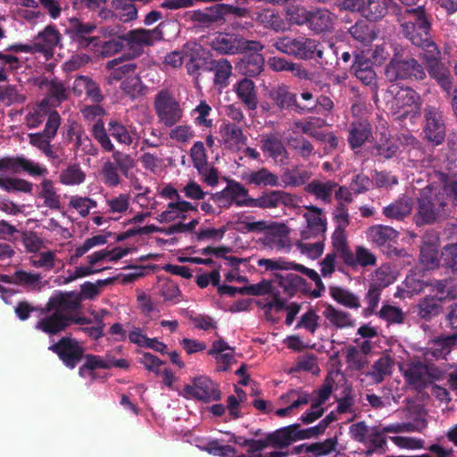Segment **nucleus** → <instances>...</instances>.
<instances>
[{
    "instance_id": "nucleus-1",
    "label": "nucleus",
    "mask_w": 457,
    "mask_h": 457,
    "mask_svg": "<svg viewBox=\"0 0 457 457\" xmlns=\"http://www.w3.org/2000/svg\"><path fill=\"white\" fill-rule=\"evenodd\" d=\"M432 179L417 198L413 220L418 227L441 221L457 207V175L435 170Z\"/></svg>"
},
{
    "instance_id": "nucleus-2",
    "label": "nucleus",
    "mask_w": 457,
    "mask_h": 457,
    "mask_svg": "<svg viewBox=\"0 0 457 457\" xmlns=\"http://www.w3.org/2000/svg\"><path fill=\"white\" fill-rule=\"evenodd\" d=\"M162 30H129L126 37H112L101 41V54L105 56L120 52L125 46L132 51V55H139L145 46H152L155 41L162 38Z\"/></svg>"
},
{
    "instance_id": "nucleus-3",
    "label": "nucleus",
    "mask_w": 457,
    "mask_h": 457,
    "mask_svg": "<svg viewBox=\"0 0 457 457\" xmlns=\"http://www.w3.org/2000/svg\"><path fill=\"white\" fill-rule=\"evenodd\" d=\"M333 250L338 253V258L345 266L356 270L359 267H374L377 264V257L363 245H357L354 252L351 250L347 243L345 233L342 228L334 231L331 237Z\"/></svg>"
},
{
    "instance_id": "nucleus-4",
    "label": "nucleus",
    "mask_w": 457,
    "mask_h": 457,
    "mask_svg": "<svg viewBox=\"0 0 457 457\" xmlns=\"http://www.w3.org/2000/svg\"><path fill=\"white\" fill-rule=\"evenodd\" d=\"M277 50L302 60H315L320 66L328 63L317 41L306 37H280L272 45Z\"/></svg>"
},
{
    "instance_id": "nucleus-5",
    "label": "nucleus",
    "mask_w": 457,
    "mask_h": 457,
    "mask_svg": "<svg viewBox=\"0 0 457 457\" xmlns=\"http://www.w3.org/2000/svg\"><path fill=\"white\" fill-rule=\"evenodd\" d=\"M60 40L58 30H41L33 45L30 54L33 55L34 66L39 71H52L55 67L53 61L54 49Z\"/></svg>"
},
{
    "instance_id": "nucleus-6",
    "label": "nucleus",
    "mask_w": 457,
    "mask_h": 457,
    "mask_svg": "<svg viewBox=\"0 0 457 457\" xmlns=\"http://www.w3.org/2000/svg\"><path fill=\"white\" fill-rule=\"evenodd\" d=\"M112 160L105 161L101 168L102 180L109 187H115L121 182L120 172L128 177L129 172L136 166L134 158L127 153L114 150Z\"/></svg>"
},
{
    "instance_id": "nucleus-7",
    "label": "nucleus",
    "mask_w": 457,
    "mask_h": 457,
    "mask_svg": "<svg viewBox=\"0 0 457 457\" xmlns=\"http://www.w3.org/2000/svg\"><path fill=\"white\" fill-rule=\"evenodd\" d=\"M385 76L388 81L395 82L408 79H423L426 74L417 60L395 53L385 68Z\"/></svg>"
},
{
    "instance_id": "nucleus-8",
    "label": "nucleus",
    "mask_w": 457,
    "mask_h": 457,
    "mask_svg": "<svg viewBox=\"0 0 457 457\" xmlns=\"http://www.w3.org/2000/svg\"><path fill=\"white\" fill-rule=\"evenodd\" d=\"M62 118L57 111L49 113V116L42 131L30 133V145L37 148L47 158L55 160L58 155L54 151L51 144L56 137L57 131L61 126Z\"/></svg>"
},
{
    "instance_id": "nucleus-9",
    "label": "nucleus",
    "mask_w": 457,
    "mask_h": 457,
    "mask_svg": "<svg viewBox=\"0 0 457 457\" xmlns=\"http://www.w3.org/2000/svg\"><path fill=\"white\" fill-rule=\"evenodd\" d=\"M186 69L188 75L198 83L203 71H212V54L197 43L188 42L185 45Z\"/></svg>"
},
{
    "instance_id": "nucleus-10",
    "label": "nucleus",
    "mask_w": 457,
    "mask_h": 457,
    "mask_svg": "<svg viewBox=\"0 0 457 457\" xmlns=\"http://www.w3.org/2000/svg\"><path fill=\"white\" fill-rule=\"evenodd\" d=\"M154 107L159 121L166 127L179 123L183 116V109L179 103L167 89H162L154 97Z\"/></svg>"
},
{
    "instance_id": "nucleus-11",
    "label": "nucleus",
    "mask_w": 457,
    "mask_h": 457,
    "mask_svg": "<svg viewBox=\"0 0 457 457\" xmlns=\"http://www.w3.org/2000/svg\"><path fill=\"white\" fill-rule=\"evenodd\" d=\"M211 46L221 54L244 53L245 49H263V46L253 40H246L242 37L228 32H219L211 42Z\"/></svg>"
},
{
    "instance_id": "nucleus-12",
    "label": "nucleus",
    "mask_w": 457,
    "mask_h": 457,
    "mask_svg": "<svg viewBox=\"0 0 457 457\" xmlns=\"http://www.w3.org/2000/svg\"><path fill=\"white\" fill-rule=\"evenodd\" d=\"M425 137L435 145L442 144L445 137L443 112L436 104H426L423 108Z\"/></svg>"
},
{
    "instance_id": "nucleus-13",
    "label": "nucleus",
    "mask_w": 457,
    "mask_h": 457,
    "mask_svg": "<svg viewBox=\"0 0 457 457\" xmlns=\"http://www.w3.org/2000/svg\"><path fill=\"white\" fill-rule=\"evenodd\" d=\"M48 349L55 353L63 365L71 370L75 369L84 358L85 348L79 342L71 337H62Z\"/></svg>"
},
{
    "instance_id": "nucleus-14",
    "label": "nucleus",
    "mask_w": 457,
    "mask_h": 457,
    "mask_svg": "<svg viewBox=\"0 0 457 457\" xmlns=\"http://www.w3.org/2000/svg\"><path fill=\"white\" fill-rule=\"evenodd\" d=\"M184 393L187 398H193L204 403L219 401L221 397L218 384L206 376L194 378L192 385L184 386Z\"/></svg>"
},
{
    "instance_id": "nucleus-15",
    "label": "nucleus",
    "mask_w": 457,
    "mask_h": 457,
    "mask_svg": "<svg viewBox=\"0 0 457 457\" xmlns=\"http://www.w3.org/2000/svg\"><path fill=\"white\" fill-rule=\"evenodd\" d=\"M245 204L261 209L291 208L295 206V196L284 190H264L256 198L248 197Z\"/></svg>"
},
{
    "instance_id": "nucleus-16",
    "label": "nucleus",
    "mask_w": 457,
    "mask_h": 457,
    "mask_svg": "<svg viewBox=\"0 0 457 457\" xmlns=\"http://www.w3.org/2000/svg\"><path fill=\"white\" fill-rule=\"evenodd\" d=\"M441 375L438 368L433 364H427L420 361H412L403 372L406 382L416 387L424 388Z\"/></svg>"
},
{
    "instance_id": "nucleus-17",
    "label": "nucleus",
    "mask_w": 457,
    "mask_h": 457,
    "mask_svg": "<svg viewBox=\"0 0 457 457\" xmlns=\"http://www.w3.org/2000/svg\"><path fill=\"white\" fill-rule=\"evenodd\" d=\"M248 190L239 182L230 179L227 187L221 191L212 193L210 198L215 202L220 208H229L232 204L237 206H246Z\"/></svg>"
},
{
    "instance_id": "nucleus-18",
    "label": "nucleus",
    "mask_w": 457,
    "mask_h": 457,
    "mask_svg": "<svg viewBox=\"0 0 457 457\" xmlns=\"http://www.w3.org/2000/svg\"><path fill=\"white\" fill-rule=\"evenodd\" d=\"M399 233L389 226L375 225L370 227L367 232L368 239L378 247L387 246L389 256H401L402 250L395 247L391 248L392 243L396 242Z\"/></svg>"
},
{
    "instance_id": "nucleus-19",
    "label": "nucleus",
    "mask_w": 457,
    "mask_h": 457,
    "mask_svg": "<svg viewBox=\"0 0 457 457\" xmlns=\"http://www.w3.org/2000/svg\"><path fill=\"white\" fill-rule=\"evenodd\" d=\"M81 307V298L73 291L60 293L47 303L48 311H55L66 316H71Z\"/></svg>"
},
{
    "instance_id": "nucleus-20",
    "label": "nucleus",
    "mask_w": 457,
    "mask_h": 457,
    "mask_svg": "<svg viewBox=\"0 0 457 457\" xmlns=\"http://www.w3.org/2000/svg\"><path fill=\"white\" fill-rule=\"evenodd\" d=\"M306 209L312 213H304V218L307 222V228L301 232V237L303 239H310V238H324V233L327 229V222L326 220L321 218V209L310 205L306 206Z\"/></svg>"
},
{
    "instance_id": "nucleus-21",
    "label": "nucleus",
    "mask_w": 457,
    "mask_h": 457,
    "mask_svg": "<svg viewBox=\"0 0 457 457\" xmlns=\"http://www.w3.org/2000/svg\"><path fill=\"white\" fill-rule=\"evenodd\" d=\"M269 97L272 104L280 111L295 109L298 112H303L301 111L302 106L297 104L296 95L285 84L272 87L269 91Z\"/></svg>"
},
{
    "instance_id": "nucleus-22",
    "label": "nucleus",
    "mask_w": 457,
    "mask_h": 457,
    "mask_svg": "<svg viewBox=\"0 0 457 457\" xmlns=\"http://www.w3.org/2000/svg\"><path fill=\"white\" fill-rule=\"evenodd\" d=\"M262 49H245L240 61L237 62L238 71L249 77L259 75L264 68V57L259 52Z\"/></svg>"
},
{
    "instance_id": "nucleus-23",
    "label": "nucleus",
    "mask_w": 457,
    "mask_h": 457,
    "mask_svg": "<svg viewBox=\"0 0 457 457\" xmlns=\"http://www.w3.org/2000/svg\"><path fill=\"white\" fill-rule=\"evenodd\" d=\"M30 82L44 92L46 96L50 98L52 102L60 104L68 98V94L64 85L56 80L49 79L47 78L37 77L30 79Z\"/></svg>"
},
{
    "instance_id": "nucleus-24",
    "label": "nucleus",
    "mask_w": 457,
    "mask_h": 457,
    "mask_svg": "<svg viewBox=\"0 0 457 457\" xmlns=\"http://www.w3.org/2000/svg\"><path fill=\"white\" fill-rule=\"evenodd\" d=\"M372 137L371 124L366 120H359L350 123L347 141L351 149L361 147Z\"/></svg>"
},
{
    "instance_id": "nucleus-25",
    "label": "nucleus",
    "mask_w": 457,
    "mask_h": 457,
    "mask_svg": "<svg viewBox=\"0 0 457 457\" xmlns=\"http://www.w3.org/2000/svg\"><path fill=\"white\" fill-rule=\"evenodd\" d=\"M351 72L364 85H376L377 75L373 70V62L362 54L354 56Z\"/></svg>"
},
{
    "instance_id": "nucleus-26",
    "label": "nucleus",
    "mask_w": 457,
    "mask_h": 457,
    "mask_svg": "<svg viewBox=\"0 0 457 457\" xmlns=\"http://www.w3.org/2000/svg\"><path fill=\"white\" fill-rule=\"evenodd\" d=\"M328 15L327 12H311L303 7L298 6L293 7L287 11V17L290 24L298 26L306 24H310L311 26H321L318 21Z\"/></svg>"
},
{
    "instance_id": "nucleus-27",
    "label": "nucleus",
    "mask_w": 457,
    "mask_h": 457,
    "mask_svg": "<svg viewBox=\"0 0 457 457\" xmlns=\"http://www.w3.org/2000/svg\"><path fill=\"white\" fill-rule=\"evenodd\" d=\"M234 91L237 98L250 111H254L258 106V96L254 82L244 78L234 86Z\"/></svg>"
},
{
    "instance_id": "nucleus-28",
    "label": "nucleus",
    "mask_w": 457,
    "mask_h": 457,
    "mask_svg": "<svg viewBox=\"0 0 457 457\" xmlns=\"http://www.w3.org/2000/svg\"><path fill=\"white\" fill-rule=\"evenodd\" d=\"M242 179L247 185H253L258 187L280 186L278 177L267 168L245 172L242 175Z\"/></svg>"
},
{
    "instance_id": "nucleus-29",
    "label": "nucleus",
    "mask_w": 457,
    "mask_h": 457,
    "mask_svg": "<svg viewBox=\"0 0 457 457\" xmlns=\"http://www.w3.org/2000/svg\"><path fill=\"white\" fill-rule=\"evenodd\" d=\"M406 38H408L412 45L422 48L427 56L441 55L437 46L432 39L429 30H403Z\"/></svg>"
},
{
    "instance_id": "nucleus-30",
    "label": "nucleus",
    "mask_w": 457,
    "mask_h": 457,
    "mask_svg": "<svg viewBox=\"0 0 457 457\" xmlns=\"http://www.w3.org/2000/svg\"><path fill=\"white\" fill-rule=\"evenodd\" d=\"M270 446L276 449L287 447L299 441L296 423L280 428L268 434Z\"/></svg>"
},
{
    "instance_id": "nucleus-31",
    "label": "nucleus",
    "mask_w": 457,
    "mask_h": 457,
    "mask_svg": "<svg viewBox=\"0 0 457 457\" xmlns=\"http://www.w3.org/2000/svg\"><path fill=\"white\" fill-rule=\"evenodd\" d=\"M428 71L433 79L436 80L438 85L445 92H450L452 88L451 75L447 69L439 62L440 55L427 56Z\"/></svg>"
},
{
    "instance_id": "nucleus-32",
    "label": "nucleus",
    "mask_w": 457,
    "mask_h": 457,
    "mask_svg": "<svg viewBox=\"0 0 457 457\" xmlns=\"http://www.w3.org/2000/svg\"><path fill=\"white\" fill-rule=\"evenodd\" d=\"M106 69L110 71L106 80L108 84H113L134 74L137 65L134 62L123 63L121 58H115L107 62Z\"/></svg>"
},
{
    "instance_id": "nucleus-33",
    "label": "nucleus",
    "mask_w": 457,
    "mask_h": 457,
    "mask_svg": "<svg viewBox=\"0 0 457 457\" xmlns=\"http://www.w3.org/2000/svg\"><path fill=\"white\" fill-rule=\"evenodd\" d=\"M438 239L436 233L431 237L430 234H427L424 237V244L420 247V259L428 269L440 268V257L438 258L437 251L435 249Z\"/></svg>"
},
{
    "instance_id": "nucleus-34",
    "label": "nucleus",
    "mask_w": 457,
    "mask_h": 457,
    "mask_svg": "<svg viewBox=\"0 0 457 457\" xmlns=\"http://www.w3.org/2000/svg\"><path fill=\"white\" fill-rule=\"evenodd\" d=\"M260 145L263 154L274 160H277L278 157L285 156L287 154L281 137L276 133L262 135Z\"/></svg>"
},
{
    "instance_id": "nucleus-35",
    "label": "nucleus",
    "mask_w": 457,
    "mask_h": 457,
    "mask_svg": "<svg viewBox=\"0 0 457 457\" xmlns=\"http://www.w3.org/2000/svg\"><path fill=\"white\" fill-rule=\"evenodd\" d=\"M275 277L278 279V286L283 288L284 293L289 297L295 295L298 291L303 293L308 292L306 280L297 274L289 273L286 276H282L281 274L276 273Z\"/></svg>"
},
{
    "instance_id": "nucleus-36",
    "label": "nucleus",
    "mask_w": 457,
    "mask_h": 457,
    "mask_svg": "<svg viewBox=\"0 0 457 457\" xmlns=\"http://www.w3.org/2000/svg\"><path fill=\"white\" fill-rule=\"evenodd\" d=\"M71 324V316L59 313L53 311V313L42 319L38 327L45 332L49 334H57Z\"/></svg>"
},
{
    "instance_id": "nucleus-37",
    "label": "nucleus",
    "mask_w": 457,
    "mask_h": 457,
    "mask_svg": "<svg viewBox=\"0 0 457 457\" xmlns=\"http://www.w3.org/2000/svg\"><path fill=\"white\" fill-rule=\"evenodd\" d=\"M412 200L410 197H401L383 208V214L388 218L402 220L411 213Z\"/></svg>"
},
{
    "instance_id": "nucleus-38",
    "label": "nucleus",
    "mask_w": 457,
    "mask_h": 457,
    "mask_svg": "<svg viewBox=\"0 0 457 457\" xmlns=\"http://www.w3.org/2000/svg\"><path fill=\"white\" fill-rule=\"evenodd\" d=\"M398 150L396 141L387 134L382 133L378 141L374 145L371 153L378 161H385L395 156Z\"/></svg>"
},
{
    "instance_id": "nucleus-39",
    "label": "nucleus",
    "mask_w": 457,
    "mask_h": 457,
    "mask_svg": "<svg viewBox=\"0 0 457 457\" xmlns=\"http://www.w3.org/2000/svg\"><path fill=\"white\" fill-rule=\"evenodd\" d=\"M440 268L450 279L457 278V245H445L440 253Z\"/></svg>"
},
{
    "instance_id": "nucleus-40",
    "label": "nucleus",
    "mask_w": 457,
    "mask_h": 457,
    "mask_svg": "<svg viewBox=\"0 0 457 457\" xmlns=\"http://www.w3.org/2000/svg\"><path fill=\"white\" fill-rule=\"evenodd\" d=\"M337 187L338 184L332 180L322 182L314 179L305 186L304 190L325 203H330L332 194Z\"/></svg>"
},
{
    "instance_id": "nucleus-41",
    "label": "nucleus",
    "mask_w": 457,
    "mask_h": 457,
    "mask_svg": "<svg viewBox=\"0 0 457 457\" xmlns=\"http://www.w3.org/2000/svg\"><path fill=\"white\" fill-rule=\"evenodd\" d=\"M394 364L395 361L390 356L383 355L372 364L366 376L370 378L373 383L379 384L386 376L391 375Z\"/></svg>"
},
{
    "instance_id": "nucleus-42",
    "label": "nucleus",
    "mask_w": 457,
    "mask_h": 457,
    "mask_svg": "<svg viewBox=\"0 0 457 457\" xmlns=\"http://www.w3.org/2000/svg\"><path fill=\"white\" fill-rule=\"evenodd\" d=\"M329 295L337 303L348 309L356 310L361 307L360 297L347 288L331 286Z\"/></svg>"
},
{
    "instance_id": "nucleus-43",
    "label": "nucleus",
    "mask_w": 457,
    "mask_h": 457,
    "mask_svg": "<svg viewBox=\"0 0 457 457\" xmlns=\"http://www.w3.org/2000/svg\"><path fill=\"white\" fill-rule=\"evenodd\" d=\"M232 65L228 59H214L212 64V71H214V85L220 88L227 87L229 85V78L232 75Z\"/></svg>"
},
{
    "instance_id": "nucleus-44",
    "label": "nucleus",
    "mask_w": 457,
    "mask_h": 457,
    "mask_svg": "<svg viewBox=\"0 0 457 457\" xmlns=\"http://www.w3.org/2000/svg\"><path fill=\"white\" fill-rule=\"evenodd\" d=\"M75 136L74 151L81 150L84 154L90 156H96L98 154V148L93 144L89 137L83 129L75 130L71 129L68 130V137L71 138Z\"/></svg>"
},
{
    "instance_id": "nucleus-45",
    "label": "nucleus",
    "mask_w": 457,
    "mask_h": 457,
    "mask_svg": "<svg viewBox=\"0 0 457 457\" xmlns=\"http://www.w3.org/2000/svg\"><path fill=\"white\" fill-rule=\"evenodd\" d=\"M389 92L394 94V103L398 109L417 104L420 100L419 94L409 87H392V88L389 89Z\"/></svg>"
},
{
    "instance_id": "nucleus-46",
    "label": "nucleus",
    "mask_w": 457,
    "mask_h": 457,
    "mask_svg": "<svg viewBox=\"0 0 457 457\" xmlns=\"http://www.w3.org/2000/svg\"><path fill=\"white\" fill-rule=\"evenodd\" d=\"M324 316L330 323L339 328H351L354 326V320L347 312L337 310L331 304H328L323 312Z\"/></svg>"
},
{
    "instance_id": "nucleus-47",
    "label": "nucleus",
    "mask_w": 457,
    "mask_h": 457,
    "mask_svg": "<svg viewBox=\"0 0 457 457\" xmlns=\"http://www.w3.org/2000/svg\"><path fill=\"white\" fill-rule=\"evenodd\" d=\"M268 64L272 71L277 72L290 71L300 79L306 78L307 76L306 71L300 64L287 62L282 57H270L268 60Z\"/></svg>"
},
{
    "instance_id": "nucleus-48",
    "label": "nucleus",
    "mask_w": 457,
    "mask_h": 457,
    "mask_svg": "<svg viewBox=\"0 0 457 457\" xmlns=\"http://www.w3.org/2000/svg\"><path fill=\"white\" fill-rule=\"evenodd\" d=\"M444 299V296L423 298L419 304L420 316L424 320L438 316L443 310L441 303Z\"/></svg>"
},
{
    "instance_id": "nucleus-49",
    "label": "nucleus",
    "mask_w": 457,
    "mask_h": 457,
    "mask_svg": "<svg viewBox=\"0 0 457 457\" xmlns=\"http://www.w3.org/2000/svg\"><path fill=\"white\" fill-rule=\"evenodd\" d=\"M92 137L98 142L104 152L112 153L115 150L114 145L112 143L104 121L97 120L91 128Z\"/></svg>"
},
{
    "instance_id": "nucleus-50",
    "label": "nucleus",
    "mask_w": 457,
    "mask_h": 457,
    "mask_svg": "<svg viewBox=\"0 0 457 457\" xmlns=\"http://www.w3.org/2000/svg\"><path fill=\"white\" fill-rule=\"evenodd\" d=\"M457 345V332L448 336H440L433 340V355L436 358L445 357Z\"/></svg>"
},
{
    "instance_id": "nucleus-51",
    "label": "nucleus",
    "mask_w": 457,
    "mask_h": 457,
    "mask_svg": "<svg viewBox=\"0 0 457 457\" xmlns=\"http://www.w3.org/2000/svg\"><path fill=\"white\" fill-rule=\"evenodd\" d=\"M120 89L130 99L134 100L145 94L146 87L138 76H130L121 82Z\"/></svg>"
},
{
    "instance_id": "nucleus-52",
    "label": "nucleus",
    "mask_w": 457,
    "mask_h": 457,
    "mask_svg": "<svg viewBox=\"0 0 457 457\" xmlns=\"http://www.w3.org/2000/svg\"><path fill=\"white\" fill-rule=\"evenodd\" d=\"M386 12L387 0H368L362 7L363 16L370 21H377L383 18Z\"/></svg>"
},
{
    "instance_id": "nucleus-53",
    "label": "nucleus",
    "mask_w": 457,
    "mask_h": 457,
    "mask_svg": "<svg viewBox=\"0 0 457 457\" xmlns=\"http://www.w3.org/2000/svg\"><path fill=\"white\" fill-rule=\"evenodd\" d=\"M0 170L12 174L21 171L29 172V161L25 158L12 156L0 158Z\"/></svg>"
},
{
    "instance_id": "nucleus-54",
    "label": "nucleus",
    "mask_w": 457,
    "mask_h": 457,
    "mask_svg": "<svg viewBox=\"0 0 457 457\" xmlns=\"http://www.w3.org/2000/svg\"><path fill=\"white\" fill-rule=\"evenodd\" d=\"M288 145L303 159H308L315 153L313 145L302 135L290 137L288 138Z\"/></svg>"
},
{
    "instance_id": "nucleus-55",
    "label": "nucleus",
    "mask_w": 457,
    "mask_h": 457,
    "mask_svg": "<svg viewBox=\"0 0 457 457\" xmlns=\"http://www.w3.org/2000/svg\"><path fill=\"white\" fill-rule=\"evenodd\" d=\"M108 132L120 144L130 145L133 143L132 135L129 129L117 120H110L108 123Z\"/></svg>"
},
{
    "instance_id": "nucleus-56",
    "label": "nucleus",
    "mask_w": 457,
    "mask_h": 457,
    "mask_svg": "<svg viewBox=\"0 0 457 457\" xmlns=\"http://www.w3.org/2000/svg\"><path fill=\"white\" fill-rule=\"evenodd\" d=\"M311 178L310 172L305 170L295 167L293 169H287L283 175L282 180L287 186L299 187L305 184Z\"/></svg>"
},
{
    "instance_id": "nucleus-57",
    "label": "nucleus",
    "mask_w": 457,
    "mask_h": 457,
    "mask_svg": "<svg viewBox=\"0 0 457 457\" xmlns=\"http://www.w3.org/2000/svg\"><path fill=\"white\" fill-rule=\"evenodd\" d=\"M85 178L86 174L79 164L69 165L60 174V181L67 186L79 185L85 180Z\"/></svg>"
},
{
    "instance_id": "nucleus-58",
    "label": "nucleus",
    "mask_w": 457,
    "mask_h": 457,
    "mask_svg": "<svg viewBox=\"0 0 457 457\" xmlns=\"http://www.w3.org/2000/svg\"><path fill=\"white\" fill-rule=\"evenodd\" d=\"M259 267H264L266 270H295L298 271V268L301 264L294 262H287L283 258L278 259H259L257 262Z\"/></svg>"
},
{
    "instance_id": "nucleus-59",
    "label": "nucleus",
    "mask_w": 457,
    "mask_h": 457,
    "mask_svg": "<svg viewBox=\"0 0 457 457\" xmlns=\"http://www.w3.org/2000/svg\"><path fill=\"white\" fill-rule=\"evenodd\" d=\"M221 132L227 141L233 142L237 146L245 145L246 137L242 129L235 123L228 122L221 126Z\"/></svg>"
},
{
    "instance_id": "nucleus-60",
    "label": "nucleus",
    "mask_w": 457,
    "mask_h": 457,
    "mask_svg": "<svg viewBox=\"0 0 457 457\" xmlns=\"http://www.w3.org/2000/svg\"><path fill=\"white\" fill-rule=\"evenodd\" d=\"M42 189L39 196L44 199V204L50 209H60L59 196L56 195L53 182L49 179H44L41 183Z\"/></svg>"
},
{
    "instance_id": "nucleus-61",
    "label": "nucleus",
    "mask_w": 457,
    "mask_h": 457,
    "mask_svg": "<svg viewBox=\"0 0 457 457\" xmlns=\"http://www.w3.org/2000/svg\"><path fill=\"white\" fill-rule=\"evenodd\" d=\"M382 288L379 285L372 283L370 285L368 292L365 295V301L368 306L363 309V315L370 316L376 312L377 307L380 301Z\"/></svg>"
},
{
    "instance_id": "nucleus-62",
    "label": "nucleus",
    "mask_w": 457,
    "mask_h": 457,
    "mask_svg": "<svg viewBox=\"0 0 457 457\" xmlns=\"http://www.w3.org/2000/svg\"><path fill=\"white\" fill-rule=\"evenodd\" d=\"M338 444L337 436L327 438L321 442L312 443L310 457L327 456L336 451Z\"/></svg>"
},
{
    "instance_id": "nucleus-63",
    "label": "nucleus",
    "mask_w": 457,
    "mask_h": 457,
    "mask_svg": "<svg viewBox=\"0 0 457 457\" xmlns=\"http://www.w3.org/2000/svg\"><path fill=\"white\" fill-rule=\"evenodd\" d=\"M386 433H384L381 426L370 428V434L367 437L368 453H374L379 449H384L386 445Z\"/></svg>"
},
{
    "instance_id": "nucleus-64",
    "label": "nucleus",
    "mask_w": 457,
    "mask_h": 457,
    "mask_svg": "<svg viewBox=\"0 0 457 457\" xmlns=\"http://www.w3.org/2000/svg\"><path fill=\"white\" fill-rule=\"evenodd\" d=\"M51 99L46 96L42 99L34 108V114L30 113V127H36L42 122L41 118L49 116V113L54 110L52 107H56L58 104H51Z\"/></svg>"
}]
</instances>
